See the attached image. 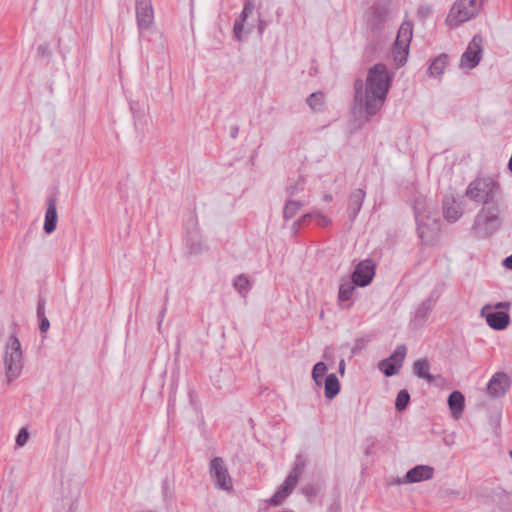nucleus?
<instances>
[{"label":"nucleus","instance_id":"obj_37","mask_svg":"<svg viewBox=\"0 0 512 512\" xmlns=\"http://www.w3.org/2000/svg\"><path fill=\"white\" fill-rule=\"evenodd\" d=\"M300 190H303V186H302L301 182H296L295 184L289 185L287 187V193L290 196H293V195L297 194Z\"/></svg>","mask_w":512,"mask_h":512},{"label":"nucleus","instance_id":"obj_8","mask_svg":"<svg viewBox=\"0 0 512 512\" xmlns=\"http://www.w3.org/2000/svg\"><path fill=\"white\" fill-rule=\"evenodd\" d=\"M412 35V23L410 21H404L397 32V37L392 50L393 58L397 66H402L407 61Z\"/></svg>","mask_w":512,"mask_h":512},{"label":"nucleus","instance_id":"obj_26","mask_svg":"<svg viewBox=\"0 0 512 512\" xmlns=\"http://www.w3.org/2000/svg\"><path fill=\"white\" fill-rule=\"evenodd\" d=\"M327 370H328L327 365L322 361L317 362L314 365L313 370H312V378L317 386L322 385V380H323V377L325 376V374L327 373Z\"/></svg>","mask_w":512,"mask_h":512},{"label":"nucleus","instance_id":"obj_30","mask_svg":"<svg viewBox=\"0 0 512 512\" xmlns=\"http://www.w3.org/2000/svg\"><path fill=\"white\" fill-rule=\"evenodd\" d=\"M406 346L405 345H398L393 354L389 357L391 361L396 363L399 367L402 366V363L404 362L405 356H406Z\"/></svg>","mask_w":512,"mask_h":512},{"label":"nucleus","instance_id":"obj_20","mask_svg":"<svg viewBox=\"0 0 512 512\" xmlns=\"http://www.w3.org/2000/svg\"><path fill=\"white\" fill-rule=\"evenodd\" d=\"M430 364L427 359H418L413 364L414 374L421 379L427 380L429 383H433L435 377L429 373Z\"/></svg>","mask_w":512,"mask_h":512},{"label":"nucleus","instance_id":"obj_19","mask_svg":"<svg viewBox=\"0 0 512 512\" xmlns=\"http://www.w3.org/2000/svg\"><path fill=\"white\" fill-rule=\"evenodd\" d=\"M364 198L365 192L362 189H355L350 194L347 212L351 221H353L360 212Z\"/></svg>","mask_w":512,"mask_h":512},{"label":"nucleus","instance_id":"obj_6","mask_svg":"<svg viewBox=\"0 0 512 512\" xmlns=\"http://www.w3.org/2000/svg\"><path fill=\"white\" fill-rule=\"evenodd\" d=\"M4 366L8 382L16 379L22 371L21 344L19 339L14 335H11L6 343Z\"/></svg>","mask_w":512,"mask_h":512},{"label":"nucleus","instance_id":"obj_12","mask_svg":"<svg viewBox=\"0 0 512 512\" xmlns=\"http://www.w3.org/2000/svg\"><path fill=\"white\" fill-rule=\"evenodd\" d=\"M136 20L139 30H147L154 23V10L151 0H136Z\"/></svg>","mask_w":512,"mask_h":512},{"label":"nucleus","instance_id":"obj_36","mask_svg":"<svg viewBox=\"0 0 512 512\" xmlns=\"http://www.w3.org/2000/svg\"><path fill=\"white\" fill-rule=\"evenodd\" d=\"M245 21H241L240 19L236 20L234 23V34L235 37L241 41L242 40V32H243V23Z\"/></svg>","mask_w":512,"mask_h":512},{"label":"nucleus","instance_id":"obj_25","mask_svg":"<svg viewBox=\"0 0 512 512\" xmlns=\"http://www.w3.org/2000/svg\"><path fill=\"white\" fill-rule=\"evenodd\" d=\"M355 286L357 285L353 283V280L351 282L342 283L338 292L339 301L345 302L350 300L353 297Z\"/></svg>","mask_w":512,"mask_h":512},{"label":"nucleus","instance_id":"obj_35","mask_svg":"<svg viewBox=\"0 0 512 512\" xmlns=\"http://www.w3.org/2000/svg\"><path fill=\"white\" fill-rule=\"evenodd\" d=\"M253 9H254V5L252 4L251 1L248 0L244 5L243 11L239 16V19L241 21H245L247 19V17L252 13Z\"/></svg>","mask_w":512,"mask_h":512},{"label":"nucleus","instance_id":"obj_42","mask_svg":"<svg viewBox=\"0 0 512 512\" xmlns=\"http://www.w3.org/2000/svg\"><path fill=\"white\" fill-rule=\"evenodd\" d=\"M37 315L39 318H42L44 315V305L39 303L38 305V308H37Z\"/></svg>","mask_w":512,"mask_h":512},{"label":"nucleus","instance_id":"obj_27","mask_svg":"<svg viewBox=\"0 0 512 512\" xmlns=\"http://www.w3.org/2000/svg\"><path fill=\"white\" fill-rule=\"evenodd\" d=\"M302 202L288 200L284 206L283 215L285 220L293 218L302 207Z\"/></svg>","mask_w":512,"mask_h":512},{"label":"nucleus","instance_id":"obj_1","mask_svg":"<svg viewBox=\"0 0 512 512\" xmlns=\"http://www.w3.org/2000/svg\"><path fill=\"white\" fill-rule=\"evenodd\" d=\"M392 78L384 64L378 63L372 66L367 75L364 95L362 93V83L357 81L355 84V100L363 103L368 115H375L383 106Z\"/></svg>","mask_w":512,"mask_h":512},{"label":"nucleus","instance_id":"obj_40","mask_svg":"<svg viewBox=\"0 0 512 512\" xmlns=\"http://www.w3.org/2000/svg\"><path fill=\"white\" fill-rule=\"evenodd\" d=\"M511 304L510 302H498L495 304V309H505L508 310L510 308Z\"/></svg>","mask_w":512,"mask_h":512},{"label":"nucleus","instance_id":"obj_18","mask_svg":"<svg viewBox=\"0 0 512 512\" xmlns=\"http://www.w3.org/2000/svg\"><path fill=\"white\" fill-rule=\"evenodd\" d=\"M58 214L56 208V200L50 198L47 202V210L45 213L44 231L51 234L57 227Z\"/></svg>","mask_w":512,"mask_h":512},{"label":"nucleus","instance_id":"obj_39","mask_svg":"<svg viewBox=\"0 0 512 512\" xmlns=\"http://www.w3.org/2000/svg\"><path fill=\"white\" fill-rule=\"evenodd\" d=\"M417 12L421 17H427L431 14V8L428 6H422L418 9Z\"/></svg>","mask_w":512,"mask_h":512},{"label":"nucleus","instance_id":"obj_16","mask_svg":"<svg viewBox=\"0 0 512 512\" xmlns=\"http://www.w3.org/2000/svg\"><path fill=\"white\" fill-rule=\"evenodd\" d=\"M433 468L427 465H417L410 469L402 480H399V484L405 483H417L425 480H429L433 477Z\"/></svg>","mask_w":512,"mask_h":512},{"label":"nucleus","instance_id":"obj_13","mask_svg":"<svg viewBox=\"0 0 512 512\" xmlns=\"http://www.w3.org/2000/svg\"><path fill=\"white\" fill-rule=\"evenodd\" d=\"M375 275V264L371 259H365L359 262L352 274L353 283L360 287H365L371 283Z\"/></svg>","mask_w":512,"mask_h":512},{"label":"nucleus","instance_id":"obj_28","mask_svg":"<svg viewBox=\"0 0 512 512\" xmlns=\"http://www.w3.org/2000/svg\"><path fill=\"white\" fill-rule=\"evenodd\" d=\"M379 369L388 377L393 376L398 373L399 367L396 363L391 361V359L386 358L379 362Z\"/></svg>","mask_w":512,"mask_h":512},{"label":"nucleus","instance_id":"obj_14","mask_svg":"<svg viewBox=\"0 0 512 512\" xmlns=\"http://www.w3.org/2000/svg\"><path fill=\"white\" fill-rule=\"evenodd\" d=\"M511 385L510 377L504 372H496L487 384L490 397L498 398L505 395Z\"/></svg>","mask_w":512,"mask_h":512},{"label":"nucleus","instance_id":"obj_7","mask_svg":"<svg viewBox=\"0 0 512 512\" xmlns=\"http://www.w3.org/2000/svg\"><path fill=\"white\" fill-rule=\"evenodd\" d=\"M481 4L478 0H457L446 18L451 26H458L472 18L480 11Z\"/></svg>","mask_w":512,"mask_h":512},{"label":"nucleus","instance_id":"obj_38","mask_svg":"<svg viewBox=\"0 0 512 512\" xmlns=\"http://www.w3.org/2000/svg\"><path fill=\"white\" fill-rule=\"evenodd\" d=\"M50 327V323H49V320L43 316L42 318H40V326H39V329L42 333L48 331Z\"/></svg>","mask_w":512,"mask_h":512},{"label":"nucleus","instance_id":"obj_22","mask_svg":"<svg viewBox=\"0 0 512 512\" xmlns=\"http://www.w3.org/2000/svg\"><path fill=\"white\" fill-rule=\"evenodd\" d=\"M340 391V383L335 374H329L324 381V394L327 399H333Z\"/></svg>","mask_w":512,"mask_h":512},{"label":"nucleus","instance_id":"obj_46","mask_svg":"<svg viewBox=\"0 0 512 512\" xmlns=\"http://www.w3.org/2000/svg\"><path fill=\"white\" fill-rule=\"evenodd\" d=\"M509 456L512 458V451H509Z\"/></svg>","mask_w":512,"mask_h":512},{"label":"nucleus","instance_id":"obj_29","mask_svg":"<svg viewBox=\"0 0 512 512\" xmlns=\"http://www.w3.org/2000/svg\"><path fill=\"white\" fill-rule=\"evenodd\" d=\"M307 102L313 111H320L324 105V95L321 92L312 93Z\"/></svg>","mask_w":512,"mask_h":512},{"label":"nucleus","instance_id":"obj_10","mask_svg":"<svg viewBox=\"0 0 512 512\" xmlns=\"http://www.w3.org/2000/svg\"><path fill=\"white\" fill-rule=\"evenodd\" d=\"M210 475L219 489L226 491H230L232 489V479L221 457H215L211 460Z\"/></svg>","mask_w":512,"mask_h":512},{"label":"nucleus","instance_id":"obj_21","mask_svg":"<svg viewBox=\"0 0 512 512\" xmlns=\"http://www.w3.org/2000/svg\"><path fill=\"white\" fill-rule=\"evenodd\" d=\"M449 408L455 418H458L464 410V396L459 391H453L448 397Z\"/></svg>","mask_w":512,"mask_h":512},{"label":"nucleus","instance_id":"obj_15","mask_svg":"<svg viewBox=\"0 0 512 512\" xmlns=\"http://www.w3.org/2000/svg\"><path fill=\"white\" fill-rule=\"evenodd\" d=\"M490 306H484L481 314L485 316L487 324L495 330H503L509 324V315L506 311L488 312Z\"/></svg>","mask_w":512,"mask_h":512},{"label":"nucleus","instance_id":"obj_9","mask_svg":"<svg viewBox=\"0 0 512 512\" xmlns=\"http://www.w3.org/2000/svg\"><path fill=\"white\" fill-rule=\"evenodd\" d=\"M389 9L384 5H376L370 8L365 15L366 27L373 33L383 31L389 17Z\"/></svg>","mask_w":512,"mask_h":512},{"label":"nucleus","instance_id":"obj_41","mask_svg":"<svg viewBox=\"0 0 512 512\" xmlns=\"http://www.w3.org/2000/svg\"><path fill=\"white\" fill-rule=\"evenodd\" d=\"M503 265L507 269L512 270V254L510 256H508L507 258H505V260L503 261Z\"/></svg>","mask_w":512,"mask_h":512},{"label":"nucleus","instance_id":"obj_17","mask_svg":"<svg viewBox=\"0 0 512 512\" xmlns=\"http://www.w3.org/2000/svg\"><path fill=\"white\" fill-rule=\"evenodd\" d=\"M443 214L448 221L455 222L462 216L463 210L454 197L446 196L443 200Z\"/></svg>","mask_w":512,"mask_h":512},{"label":"nucleus","instance_id":"obj_4","mask_svg":"<svg viewBox=\"0 0 512 512\" xmlns=\"http://www.w3.org/2000/svg\"><path fill=\"white\" fill-rule=\"evenodd\" d=\"M501 212V203L498 201H495L494 204L490 206H483L478 212L473 224L475 235L486 238L498 230L501 225Z\"/></svg>","mask_w":512,"mask_h":512},{"label":"nucleus","instance_id":"obj_31","mask_svg":"<svg viewBox=\"0 0 512 512\" xmlns=\"http://www.w3.org/2000/svg\"><path fill=\"white\" fill-rule=\"evenodd\" d=\"M410 401V395L407 390H401L397 397L395 402V407L397 411L401 412L406 409L408 403Z\"/></svg>","mask_w":512,"mask_h":512},{"label":"nucleus","instance_id":"obj_24","mask_svg":"<svg viewBox=\"0 0 512 512\" xmlns=\"http://www.w3.org/2000/svg\"><path fill=\"white\" fill-rule=\"evenodd\" d=\"M311 218L317 219L318 224L323 227L328 226L331 223V220L327 216L323 215L321 212L312 211L310 213L303 215L301 218H299L297 221H295L293 224V227L294 228L299 227L300 225L305 223L307 219H311Z\"/></svg>","mask_w":512,"mask_h":512},{"label":"nucleus","instance_id":"obj_45","mask_svg":"<svg viewBox=\"0 0 512 512\" xmlns=\"http://www.w3.org/2000/svg\"><path fill=\"white\" fill-rule=\"evenodd\" d=\"M508 169L510 171H512V154H511V157H510L509 162H508Z\"/></svg>","mask_w":512,"mask_h":512},{"label":"nucleus","instance_id":"obj_5","mask_svg":"<svg viewBox=\"0 0 512 512\" xmlns=\"http://www.w3.org/2000/svg\"><path fill=\"white\" fill-rule=\"evenodd\" d=\"M305 466L306 463L304 458L297 456L289 475L283 484L274 493V495L268 500V503L271 506L281 505L283 501L292 493L294 488L297 486L302 473L304 472Z\"/></svg>","mask_w":512,"mask_h":512},{"label":"nucleus","instance_id":"obj_2","mask_svg":"<svg viewBox=\"0 0 512 512\" xmlns=\"http://www.w3.org/2000/svg\"><path fill=\"white\" fill-rule=\"evenodd\" d=\"M466 196L484 206H490L495 201L501 203V186L491 177H479L468 185Z\"/></svg>","mask_w":512,"mask_h":512},{"label":"nucleus","instance_id":"obj_33","mask_svg":"<svg viewBox=\"0 0 512 512\" xmlns=\"http://www.w3.org/2000/svg\"><path fill=\"white\" fill-rule=\"evenodd\" d=\"M435 301L431 298L424 300L416 310V317L425 318L434 306Z\"/></svg>","mask_w":512,"mask_h":512},{"label":"nucleus","instance_id":"obj_44","mask_svg":"<svg viewBox=\"0 0 512 512\" xmlns=\"http://www.w3.org/2000/svg\"><path fill=\"white\" fill-rule=\"evenodd\" d=\"M323 199H324V201H326V202H330V201L332 200V195H330V194H326V195H324V198H323Z\"/></svg>","mask_w":512,"mask_h":512},{"label":"nucleus","instance_id":"obj_43","mask_svg":"<svg viewBox=\"0 0 512 512\" xmlns=\"http://www.w3.org/2000/svg\"><path fill=\"white\" fill-rule=\"evenodd\" d=\"M344 370H345V362L344 360L342 359L340 362H339V372L340 374H344Z\"/></svg>","mask_w":512,"mask_h":512},{"label":"nucleus","instance_id":"obj_3","mask_svg":"<svg viewBox=\"0 0 512 512\" xmlns=\"http://www.w3.org/2000/svg\"><path fill=\"white\" fill-rule=\"evenodd\" d=\"M414 211L419 237L425 244H432L440 231L438 219L427 210L425 200L417 199L414 204Z\"/></svg>","mask_w":512,"mask_h":512},{"label":"nucleus","instance_id":"obj_34","mask_svg":"<svg viewBox=\"0 0 512 512\" xmlns=\"http://www.w3.org/2000/svg\"><path fill=\"white\" fill-rule=\"evenodd\" d=\"M29 439V433L26 428L20 429L17 437H16V445L19 447L24 446Z\"/></svg>","mask_w":512,"mask_h":512},{"label":"nucleus","instance_id":"obj_32","mask_svg":"<svg viewBox=\"0 0 512 512\" xmlns=\"http://www.w3.org/2000/svg\"><path fill=\"white\" fill-rule=\"evenodd\" d=\"M235 289L242 295H246L250 288V281L245 275H240L234 282Z\"/></svg>","mask_w":512,"mask_h":512},{"label":"nucleus","instance_id":"obj_23","mask_svg":"<svg viewBox=\"0 0 512 512\" xmlns=\"http://www.w3.org/2000/svg\"><path fill=\"white\" fill-rule=\"evenodd\" d=\"M447 64L448 56L446 54H441L432 61L428 71L431 76L440 77L443 74Z\"/></svg>","mask_w":512,"mask_h":512},{"label":"nucleus","instance_id":"obj_11","mask_svg":"<svg viewBox=\"0 0 512 512\" xmlns=\"http://www.w3.org/2000/svg\"><path fill=\"white\" fill-rule=\"evenodd\" d=\"M482 55V38L475 35L463 53L460 65L463 68L472 69L477 66Z\"/></svg>","mask_w":512,"mask_h":512}]
</instances>
